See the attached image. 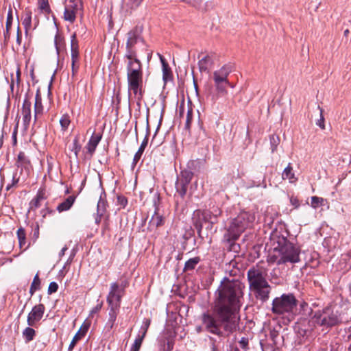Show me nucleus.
I'll return each mask as SVG.
<instances>
[{
    "instance_id": "obj_41",
    "label": "nucleus",
    "mask_w": 351,
    "mask_h": 351,
    "mask_svg": "<svg viewBox=\"0 0 351 351\" xmlns=\"http://www.w3.org/2000/svg\"><path fill=\"white\" fill-rule=\"evenodd\" d=\"M324 199L322 197L313 196L311 197V205L313 208H317L323 205Z\"/></svg>"
},
{
    "instance_id": "obj_58",
    "label": "nucleus",
    "mask_w": 351,
    "mask_h": 351,
    "mask_svg": "<svg viewBox=\"0 0 351 351\" xmlns=\"http://www.w3.org/2000/svg\"><path fill=\"white\" fill-rule=\"evenodd\" d=\"M53 213V210H50L48 207H46L45 208L43 209L40 211V214L42 215V217L45 218L47 214H51Z\"/></svg>"
},
{
    "instance_id": "obj_61",
    "label": "nucleus",
    "mask_w": 351,
    "mask_h": 351,
    "mask_svg": "<svg viewBox=\"0 0 351 351\" xmlns=\"http://www.w3.org/2000/svg\"><path fill=\"white\" fill-rule=\"evenodd\" d=\"M38 236H39V227H38V225H37L34 230V237L35 238V239H38Z\"/></svg>"
},
{
    "instance_id": "obj_23",
    "label": "nucleus",
    "mask_w": 351,
    "mask_h": 351,
    "mask_svg": "<svg viewBox=\"0 0 351 351\" xmlns=\"http://www.w3.org/2000/svg\"><path fill=\"white\" fill-rule=\"evenodd\" d=\"M213 65V59L210 55H206L198 62L199 69L201 72H208Z\"/></svg>"
},
{
    "instance_id": "obj_30",
    "label": "nucleus",
    "mask_w": 351,
    "mask_h": 351,
    "mask_svg": "<svg viewBox=\"0 0 351 351\" xmlns=\"http://www.w3.org/2000/svg\"><path fill=\"white\" fill-rule=\"evenodd\" d=\"M160 58L162 66V77L164 81L167 82L171 78V71L164 58L160 56Z\"/></svg>"
},
{
    "instance_id": "obj_51",
    "label": "nucleus",
    "mask_w": 351,
    "mask_h": 351,
    "mask_svg": "<svg viewBox=\"0 0 351 351\" xmlns=\"http://www.w3.org/2000/svg\"><path fill=\"white\" fill-rule=\"evenodd\" d=\"M270 141L272 147V152H274V150L276 149L277 144L279 141V138L278 136H276L275 135H271L270 136Z\"/></svg>"
},
{
    "instance_id": "obj_29",
    "label": "nucleus",
    "mask_w": 351,
    "mask_h": 351,
    "mask_svg": "<svg viewBox=\"0 0 351 351\" xmlns=\"http://www.w3.org/2000/svg\"><path fill=\"white\" fill-rule=\"evenodd\" d=\"M148 138L146 136L143 142L141 143V145L140 147L138 148V151L135 154L134 158H133V165L135 166L136 163L138 162V160L141 159L143 153L145 151V149L146 146L147 145Z\"/></svg>"
},
{
    "instance_id": "obj_3",
    "label": "nucleus",
    "mask_w": 351,
    "mask_h": 351,
    "mask_svg": "<svg viewBox=\"0 0 351 351\" xmlns=\"http://www.w3.org/2000/svg\"><path fill=\"white\" fill-rule=\"evenodd\" d=\"M128 93L132 95L138 100L143 97V65L139 59L128 60L127 64Z\"/></svg>"
},
{
    "instance_id": "obj_33",
    "label": "nucleus",
    "mask_w": 351,
    "mask_h": 351,
    "mask_svg": "<svg viewBox=\"0 0 351 351\" xmlns=\"http://www.w3.org/2000/svg\"><path fill=\"white\" fill-rule=\"evenodd\" d=\"M105 210V203L100 199L97 203V217H95V223L97 224L101 222V217L104 215Z\"/></svg>"
},
{
    "instance_id": "obj_38",
    "label": "nucleus",
    "mask_w": 351,
    "mask_h": 351,
    "mask_svg": "<svg viewBox=\"0 0 351 351\" xmlns=\"http://www.w3.org/2000/svg\"><path fill=\"white\" fill-rule=\"evenodd\" d=\"M230 86V82L225 83V82H215V86L216 88L217 91L219 93L225 95L227 93V86Z\"/></svg>"
},
{
    "instance_id": "obj_59",
    "label": "nucleus",
    "mask_w": 351,
    "mask_h": 351,
    "mask_svg": "<svg viewBox=\"0 0 351 351\" xmlns=\"http://www.w3.org/2000/svg\"><path fill=\"white\" fill-rule=\"evenodd\" d=\"M41 10H47L49 8V3L47 0H42L40 5Z\"/></svg>"
},
{
    "instance_id": "obj_43",
    "label": "nucleus",
    "mask_w": 351,
    "mask_h": 351,
    "mask_svg": "<svg viewBox=\"0 0 351 351\" xmlns=\"http://www.w3.org/2000/svg\"><path fill=\"white\" fill-rule=\"evenodd\" d=\"M22 24L24 25L25 32H27L32 26V15L31 13L26 14L25 17L23 20Z\"/></svg>"
},
{
    "instance_id": "obj_60",
    "label": "nucleus",
    "mask_w": 351,
    "mask_h": 351,
    "mask_svg": "<svg viewBox=\"0 0 351 351\" xmlns=\"http://www.w3.org/2000/svg\"><path fill=\"white\" fill-rule=\"evenodd\" d=\"M21 40H22L21 32L20 30L19 27H18V28H17V34H16V43H17V44L19 45H20L21 44Z\"/></svg>"
},
{
    "instance_id": "obj_54",
    "label": "nucleus",
    "mask_w": 351,
    "mask_h": 351,
    "mask_svg": "<svg viewBox=\"0 0 351 351\" xmlns=\"http://www.w3.org/2000/svg\"><path fill=\"white\" fill-rule=\"evenodd\" d=\"M239 343L242 348L246 349L248 346V339L245 337H242Z\"/></svg>"
},
{
    "instance_id": "obj_25",
    "label": "nucleus",
    "mask_w": 351,
    "mask_h": 351,
    "mask_svg": "<svg viewBox=\"0 0 351 351\" xmlns=\"http://www.w3.org/2000/svg\"><path fill=\"white\" fill-rule=\"evenodd\" d=\"M75 198V195L69 196L57 206V210L59 213L69 210L74 204Z\"/></svg>"
},
{
    "instance_id": "obj_19",
    "label": "nucleus",
    "mask_w": 351,
    "mask_h": 351,
    "mask_svg": "<svg viewBox=\"0 0 351 351\" xmlns=\"http://www.w3.org/2000/svg\"><path fill=\"white\" fill-rule=\"evenodd\" d=\"M165 219L162 215L158 213V208H156L154 215L149 221L148 229L151 231L156 230L157 228L163 226Z\"/></svg>"
},
{
    "instance_id": "obj_12",
    "label": "nucleus",
    "mask_w": 351,
    "mask_h": 351,
    "mask_svg": "<svg viewBox=\"0 0 351 351\" xmlns=\"http://www.w3.org/2000/svg\"><path fill=\"white\" fill-rule=\"evenodd\" d=\"M31 98L32 95L29 93H27L25 97V99L23 103L21 113L23 115V124L25 127H27L29 125L32 114H31Z\"/></svg>"
},
{
    "instance_id": "obj_11",
    "label": "nucleus",
    "mask_w": 351,
    "mask_h": 351,
    "mask_svg": "<svg viewBox=\"0 0 351 351\" xmlns=\"http://www.w3.org/2000/svg\"><path fill=\"white\" fill-rule=\"evenodd\" d=\"M124 294L123 287L117 282L110 285V290L107 296V302L118 303L121 304V298Z\"/></svg>"
},
{
    "instance_id": "obj_22",
    "label": "nucleus",
    "mask_w": 351,
    "mask_h": 351,
    "mask_svg": "<svg viewBox=\"0 0 351 351\" xmlns=\"http://www.w3.org/2000/svg\"><path fill=\"white\" fill-rule=\"evenodd\" d=\"M282 179L284 180H288L289 183L293 184L298 181V178L295 176L293 168L291 163L285 168L282 173Z\"/></svg>"
},
{
    "instance_id": "obj_14",
    "label": "nucleus",
    "mask_w": 351,
    "mask_h": 351,
    "mask_svg": "<svg viewBox=\"0 0 351 351\" xmlns=\"http://www.w3.org/2000/svg\"><path fill=\"white\" fill-rule=\"evenodd\" d=\"M250 289L254 292L256 299L263 302H265L268 300L270 293V286L269 283L265 285H258Z\"/></svg>"
},
{
    "instance_id": "obj_20",
    "label": "nucleus",
    "mask_w": 351,
    "mask_h": 351,
    "mask_svg": "<svg viewBox=\"0 0 351 351\" xmlns=\"http://www.w3.org/2000/svg\"><path fill=\"white\" fill-rule=\"evenodd\" d=\"M143 0H123L122 10L126 14H131L143 2Z\"/></svg>"
},
{
    "instance_id": "obj_49",
    "label": "nucleus",
    "mask_w": 351,
    "mask_h": 351,
    "mask_svg": "<svg viewBox=\"0 0 351 351\" xmlns=\"http://www.w3.org/2000/svg\"><path fill=\"white\" fill-rule=\"evenodd\" d=\"M58 285L56 282H50L49 287H48V294H52L53 293H56L58 291Z\"/></svg>"
},
{
    "instance_id": "obj_21",
    "label": "nucleus",
    "mask_w": 351,
    "mask_h": 351,
    "mask_svg": "<svg viewBox=\"0 0 351 351\" xmlns=\"http://www.w3.org/2000/svg\"><path fill=\"white\" fill-rule=\"evenodd\" d=\"M13 22V14L12 10L11 8H9L7 15L6 23H5V30L3 32L4 37V44L7 45L10 38V29L12 28Z\"/></svg>"
},
{
    "instance_id": "obj_7",
    "label": "nucleus",
    "mask_w": 351,
    "mask_h": 351,
    "mask_svg": "<svg viewBox=\"0 0 351 351\" xmlns=\"http://www.w3.org/2000/svg\"><path fill=\"white\" fill-rule=\"evenodd\" d=\"M138 42L143 43L144 40L141 36V29L135 27L127 34L126 53L125 57L128 60L138 59L137 58L136 51L134 49L135 45Z\"/></svg>"
},
{
    "instance_id": "obj_13",
    "label": "nucleus",
    "mask_w": 351,
    "mask_h": 351,
    "mask_svg": "<svg viewBox=\"0 0 351 351\" xmlns=\"http://www.w3.org/2000/svg\"><path fill=\"white\" fill-rule=\"evenodd\" d=\"M191 178L192 173L187 172L185 175H182V177L176 183V191L182 198H183L186 193L188 185Z\"/></svg>"
},
{
    "instance_id": "obj_31",
    "label": "nucleus",
    "mask_w": 351,
    "mask_h": 351,
    "mask_svg": "<svg viewBox=\"0 0 351 351\" xmlns=\"http://www.w3.org/2000/svg\"><path fill=\"white\" fill-rule=\"evenodd\" d=\"M221 213L218 208H215L213 211L208 210V223H210V228L213 224L217 222V218L221 215Z\"/></svg>"
},
{
    "instance_id": "obj_24",
    "label": "nucleus",
    "mask_w": 351,
    "mask_h": 351,
    "mask_svg": "<svg viewBox=\"0 0 351 351\" xmlns=\"http://www.w3.org/2000/svg\"><path fill=\"white\" fill-rule=\"evenodd\" d=\"M71 60H79V46L76 34L73 33L71 37Z\"/></svg>"
},
{
    "instance_id": "obj_5",
    "label": "nucleus",
    "mask_w": 351,
    "mask_h": 351,
    "mask_svg": "<svg viewBox=\"0 0 351 351\" xmlns=\"http://www.w3.org/2000/svg\"><path fill=\"white\" fill-rule=\"evenodd\" d=\"M310 324L314 326H323L326 328H331L341 322L340 313L335 311L330 306H327L322 310L315 313L310 320Z\"/></svg>"
},
{
    "instance_id": "obj_52",
    "label": "nucleus",
    "mask_w": 351,
    "mask_h": 351,
    "mask_svg": "<svg viewBox=\"0 0 351 351\" xmlns=\"http://www.w3.org/2000/svg\"><path fill=\"white\" fill-rule=\"evenodd\" d=\"M290 203L295 208H298L300 206V202L297 197L291 196L290 197Z\"/></svg>"
},
{
    "instance_id": "obj_37",
    "label": "nucleus",
    "mask_w": 351,
    "mask_h": 351,
    "mask_svg": "<svg viewBox=\"0 0 351 351\" xmlns=\"http://www.w3.org/2000/svg\"><path fill=\"white\" fill-rule=\"evenodd\" d=\"M36 336V331L31 327H27L23 331V337L26 342L32 341Z\"/></svg>"
},
{
    "instance_id": "obj_55",
    "label": "nucleus",
    "mask_w": 351,
    "mask_h": 351,
    "mask_svg": "<svg viewBox=\"0 0 351 351\" xmlns=\"http://www.w3.org/2000/svg\"><path fill=\"white\" fill-rule=\"evenodd\" d=\"M69 1L72 3L70 7H73L74 9H78L81 5L80 0H69Z\"/></svg>"
},
{
    "instance_id": "obj_39",
    "label": "nucleus",
    "mask_w": 351,
    "mask_h": 351,
    "mask_svg": "<svg viewBox=\"0 0 351 351\" xmlns=\"http://www.w3.org/2000/svg\"><path fill=\"white\" fill-rule=\"evenodd\" d=\"M192 119H193V108L191 106H189L188 110H187V114H186L185 125H184V128L186 130H190Z\"/></svg>"
},
{
    "instance_id": "obj_2",
    "label": "nucleus",
    "mask_w": 351,
    "mask_h": 351,
    "mask_svg": "<svg viewBox=\"0 0 351 351\" xmlns=\"http://www.w3.org/2000/svg\"><path fill=\"white\" fill-rule=\"evenodd\" d=\"M287 231H274L270 237L273 248L269 252L267 262L270 264H295L300 261L301 249L287 239Z\"/></svg>"
},
{
    "instance_id": "obj_17",
    "label": "nucleus",
    "mask_w": 351,
    "mask_h": 351,
    "mask_svg": "<svg viewBox=\"0 0 351 351\" xmlns=\"http://www.w3.org/2000/svg\"><path fill=\"white\" fill-rule=\"evenodd\" d=\"M47 198L45 188H40L38 191L36 197L29 203V210H34L41 206V202Z\"/></svg>"
},
{
    "instance_id": "obj_64",
    "label": "nucleus",
    "mask_w": 351,
    "mask_h": 351,
    "mask_svg": "<svg viewBox=\"0 0 351 351\" xmlns=\"http://www.w3.org/2000/svg\"><path fill=\"white\" fill-rule=\"evenodd\" d=\"M308 306V304L306 302H302V303L300 304V308H301L302 309H304H304H305V308H307Z\"/></svg>"
},
{
    "instance_id": "obj_32",
    "label": "nucleus",
    "mask_w": 351,
    "mask_h": 351,
    "mask_svg": "<svg viewBox=\"0 0 351 351\" xmlns=\"http://www.w3.org/2000/svg\"><path fill=\"white\" fill-rule=\"evenodd\" d=\"M78 9H74L73 7L66 8L64 13V19L65 21H70L73 23L75 20V14L76 11Z\"/></svg>"
},
{
    "instance_id": "obj_50",
    "label": "nucleus",
    "mask_w": 351,
    "mask_h": 351,
    "mask_svg": "<svg viewBox=\"0 0 351 351\" xmlns=\"http://www.w3.org/2000/svg\"><path fill=\"white\" fill-rule=\"evenodd\" d=\"M103 306V302H99L94 308H92L90 313V316L93 317L95 313H99Z\"/></svg>"
},
{
    "instance_id": "obj_62",
    "label": "nucleus",
    "mask_w": 351,
    "mask_h": 351,
    "mask_svg": "<svg viewBox=\"0 0 351 351\" xmlns=\"http://www.w3.org/2000/svg\"><path fill=\"white\" fill-rule=\"evenodd\" d=\"M184 104H182L180 107H179V112H180V116H182L183 113H184Z\"/></svg>"
},
{
    "instance_id": "obj_15",
    "label": "nucleus",
    "mask_w": 351,
    "mask_h": 351,
    "mask_svg": "<svg viewBox=\"0 0 351 351\" xmlns=\"http://www.w3.org/2000/svg\"><path fill=\"white\" fill-rule=\"evenodd\" d=\"M232 71V67L230 65H224L220 69L214 71V82L228 83V76Z\"/></svg>"
},
{
    "instance_id": "obj_40",
    "label": "nucleus",
    "mask_w": 351,
    "mask_h": 351,
    "mask_svg": "<svg viewBox=\"0 0 351 351\" xmlns=\"http://www.w3.org/2000/svg\"><path fill=\"white\" fill-rule=\"evenodd\" d=\"M70 123H71V121H70L69 116L68 114H64L60 120V123L62 130L64 131L67 130Z\"/></svg>"
},
{
    "instance_id": "obj_6",
    "label": "nucleus",
    "mask_w": 351,
    "mask_h": 351,
    "mask_svg": "<svg viewBox=\"0 0 351 351\" xmlns=\"http://www.w3.org/2000/svg\"><path fill=\"white\" fill-rule=\"evenodd\" d=\"M298 300L293 293H283L273 300L271 312L277 315H283L293 312Z\"/></svg>"
},
{
    "instance_id": "obj_16",
    "label": "nucleus",
    "mask_w": 351,
    "mask_h": 351,
    "mask_svg": "<svg viewBox=\"0 0 351 351\" xmlns=\"http://www.w3.org/2000/svg\"><path fill=\"white\" fill-rule=\"evenodd\" d=\"M108 304V320L107 324L109 326L110 328H112L116 319L117 315L119 312V308L121 304L117 303L107 302Z\"/></svg>"
},
{
    "instance_id": "obj_10",
    "label": "nucleus",
    "mask_w": 351,
    "mask_h": 351,
    "mask_svg": "<svg viewBox=\"0 0 351 351\" xmlns=\"http://www.w3.org/2000/svg\"><path fill=\"white\" fill-rule=\"evenodd\" d=\"M45 310V307L43 304L34 306L27 315V324L34 326L43 318Z\"/></svg>"
},
{
    "instance_id": "obj_27",
    "label": "nucleus",
    "mask_w": 351,
    "mask_h": 351,
    "mask_svg": "<svg viewBox=\"0 0 351 351\" xmlns=\"http://www.w3.org/2000/svg\"><path fill=\"white\" fill-rule=\"evenodd\" d=\"M16 234L19 240V247L23 249V251L26 250L28 248L29 245H25L26 233L25 229L22 227L19 228L17 230Z\"/></svg>"
},
{
    "instance_id": "obj_26",
    "label": "nucleus",
    "mask_w": 351,
    "mask_h": 351,
    "mask_svg": "<svg viewBox=\"0 0 351 351\" xmlns=\"http://www.w3.org/2000/svg\"><path fill=\"white\" fill-rule=\"evenodd\" d=\"M43 106L42 104V98L39 90H37L35 96L34 104V119H37L38 116L43 113Z\"/></svg>"
},
{
    "instance_id": "obj_8",
    "label": "nucleus",
    "mask_w": 351,
    "mask_h": 351,
    "mask_svg": "<svg viewBox=\"0 0 351 351\" xmlns=\"http://www.w3.org/2000/svg\"><path fill=\"white\" fill-rule=\"evenodd\" d=\"M265 276V271L262 267L256 265L251 267L247 273L250 289L258 285H267Z\"/></svg>"
},
{
    "instance_id": "obj_36",
    "label": "nucleus",
    "mask_w": 351,
    "mask_h": 351,
    "mask_svg": "<svg viewBox=\"0 0 351 351\" xmlns=\"http://www.w3.org/2000/svg\"><path fill=\"white\" fill-rule=\"evenodd\" d=\"M40 289V280L38 276V273H37L31 284L29 289V293L31 295H33L34 293Z\"/></svg>"
},
{
    "instance_id": "obj_57",
    "label": "nucleus",
    "mask_w": 351,
    "mask_h": 351,
    "mask_svg": "<svg viewBox=\"0 0 351 351\" xmlns=\"http://www.w3.org/2000/svg\"><path fill=\"white\" fill-rule=\"evenodd\" d=\"M14 83L16 84V85L19 86L21 83V77H16V79H12V82L10 83V88L13 90Z\"/></svg>"
},
{
    "instance_id": "obj_28",
    "label": "nucleus",
    "mask_w": 351,
    "mask_h": 351,
    "mask_svg": "<svg viewBox=\"0 0 351 351\" xmlns=\"http://www.w3.org/2000/svg\"><path fill=\"white\" fill-rule=\"evenodd\" d=\"M30 165L29 160L26 156L25 154L23 152H19L17 157V161L16 162V165L18 168L21 167V170L20 174H21L22 169H27L28 166Z\"/></svg>"
},
{
    "instance_id": "obj_42",
    "label": "nucleus",
    "mask_w": 351,
    "mask_h": 351,
    "mask_svg": "<svg viewBox=\"0 0 351 351\" xmlns=\"http://www.w3.org/2000/svg\"><path fill=\"white\" fill-rule=\"evenodd\" d=\"M150 319H146L143 322V326L141 328V335H138L137 337L143 339L146 335L147 329L150 325Z\"/></svg>"
},
{
    "instance_id": "obj_47",
    "label": "nucleus",
    "mask_w": 351,
    "mask_h": 351,
    "mask_svg": "<svg viewBox=\"0 0 351 351\" xmlns=\"http://www.w3.org/2000/svg\"><path fill=\"white\" fill-rule=\"evenodd\" d=\"M317 108L319 110L320 119L317 121L316 124H317V125L320 127L322 130H324V129H325L324 117L323 116L324 110L319 106H317Z\"/></svg>"
},
{
    "instance_id": "obj_44",
    "label": "nucleus",
    "mask_w": 351,
    "mask_h": 351,
    "mask_svg": "<svg viewBox=\"0 0 351 351\" xmlns=\"http://www.w3.org/2000/svg\"><path fill=\"white\" fill-rule=\"evenodd\" d=\"M81 149V145L79 143V138L76 136L73 142V146L71 148V151L74 152L75 156L77 158L78 154Z\"/></svg>"
},
{
    "instance_id": "obj_1",
    "label": "nucleus",
    "mask_w": 351,
    "mask_h": 351,
    "mask_svg": "<svg viewBox=\"0 0 351 351\" xmlns=\"http://www.w3.org/2000/svg\"><path fill=\"white\" fill-rule=\"evenodd\" d=\"M243 285L237 280L224 278L215 292L213 302V313L208 312L201 315L202 325L196 327L197 332L206 331L218 337H223L237 330L239 317L237 311L241 306L243 297Z\"/></svg>"
},
{
    "instance_id": "obj_56",
    "label": "nucleus",
    "mask_w": 351,
    "mask_h": 351,
    "mask_svg": "<svg viewBox=\"0 0 351 351\" xmlns=\"http://www.w3.org/2000/svg\"><path fill=\"white\" fill-rule=\"evenodd\" d=\"M117 199H118L119 204L120 205L123 206V207H125L127 205V204H128V200H127V199L125 197L119 196L117 197Z\"/></svg>"
},
{
    "instance_id": "obj_34",
    "label": "nucleus",
    "mask_w": 351,
    "mask_h": 351,
    "mask_svg": "<svg viewBox=\"0 0 351 351\" xmlns=\"http://www.w3.org/2000/svg\"><path fill=\"white\" fill-rule=\"evenodd\" d=\"M20 181V174L18 173V169H16L12 173V182L10 184H8V185L5 187L6 191H11L12 189L16 188L17 186L18 183Z\"/></svg>"
},
{
    "instance_id": "obj_63",
    "label": "nucleus",
    "mask_w": 351,
    "mask_h": 351,
    "mask_svg": "<svg viewBox=\"0 0 351 351\" xmlns=\"http://www.w3.org/2000/svg\"><path fill=\"white\" fill-rule=\"evenodd\" d=\"M66 250H67V247H64L61 250V251L60 252V253H59V256H60V257H61V256H64V255L65 252L66 251Z\"/></svg>"
},
{
    "instance_id": "obj_18",
    "label": "nucleus",
    "mask_w": 351,
    "mask_h": 351,
    "mask_svg": "<svg viewBox=\"0 0 351 351\" xmlns=\"http://www.w3.org/2000/svg\"><path fill=\"white\" fill-rule=\"evenodd\" d=\"M102 138V134L99 133H93L89 139L86 146V149H87L88 153L92 156L93 153L95 152L96 147L97 145L99 144V141H101Z\"/></svg>"
},
{
    "instance_id": "obj_45",
    "label": "nucleus",
    "mask_w": 351,
    "mask_h": 351,
    "mask_svg": "<svg viewBox=\"0 0 351 351\" xmlns=\"http://www.w3.org/2000/svg\"><path fill=\"white\" fill-rule=\"evenodd\" d=\"M143 339L142 338L136 337L133 345L132 346L130 351H139L141 347Z\"/></svg>"
},
{
    "instance_id": "obj_9",
    "label": "nucleus",
    "mask_w": 351,
    "mask_h": 351,
    "mask_svg": "<svg viewBox=\"0 0 351 351\" xmlns=\"http://www.w3.org/2000/svg\"><path fill=\"white\" fill-rule=\"evenodd\" d=\"M208 210H196L193 212L192 221L198 236L203 238L202 230L203 223H208Z\"/></svg>"
},
{
    "instance_id": "obj_4",
    "label": "nucleus",
    "mask_w": 351,
    "mask_h": 351,
    "mask_svg": "<svg viewBox=\"0 0 351 351\" xmlns=\"http://www.w3.org/2000/svg\"><path fill=\"white\" fill-rule=\"evenodd\" d=\"M255 220V215L248 212H241L231 220L223 234V241L230 243L231 249H234L237 240L241 234L251 227Z\"/></svg>"
},
{
    "instance_id": "obj_48",
    "label": "nucleus",
    "mask_w": 351,
    "mask_h": 351,
    "mask_svg": "<svg viewBox=\"0 0 351 351\" xmlns=\"http://www.w3.org/2000/svg\"><path fill=\"white\" fill-rule=\"evenodd\" d=\"M81 337L82 336L80 335V331H78L75 334V335L73 338L71 342L70 343V345H69V350H72L74 348V346H75L77 341L80 339Z\"/></svg>"
},
{
    "instance_id": "obj_53",
    "label": "nucleus",
    "mask_w": 351,
    "mask_h": 351,
    "mask_svg": "<svg viewBox=\"0 0 351 351\" xmlns=\"http://www.w3.org/2000/svg\"><path fill=\"white\" fill-rule=\"evenodd\" d=\"M62 41V38L59 34H56L55 36L54 42H55V45H56V49L58 51L59 50V45H60Z\"/></svg>"
},
{
    "instance_id": "obj_46",
    "label": "nucleus",
    "mask_w": 351,
    "mask_h": 351,
    "mask_svg": "<svg viewBox=\"0 0 351 351\" xmlns=\"http://www.w3.org/2000/svg\"><path fill=\"white\" fill-rule=\"evenodd\" d=\"M80 68V61L76 60H71V73L73 77L77 73Z\"/></svg>"
},
{
    "instance_id": "obj_35",
    "label": "nucleus",
    "mask_w": 351,
    "mask_h": 351,
    "mask_svg": "<svg viewBox=\"0 0 351 351\" xmlns=\"http://www.w3.org/2000/svg\"><path fill=\"white\" fill-rule=\"evenodd\" d=\"M200 262V258L199 256H196L194 258H191L188 260L184 265V271H191L195 269L196 265Z\"/></svg>"
}]
</instances>
